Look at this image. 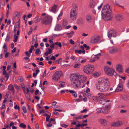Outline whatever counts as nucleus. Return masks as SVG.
Masks as SVG:
<instances>
[{
  "mask_svg": "<svg viewBox=\"0 0 129 129\" xmlns=\"http://www.w3.org/2000/svg\"><path fill=\"white\" fill-rule=\"evenodd\" d=\"M96 4L95 2L93 1L91 2L89 4V7L91 8H93L96 5Z\"/></svg>",
  "mask_w": 129,
  "mask_h": 129,
  "instance_id": "19",
  "label": "nucleus"
},
{
  "mask_svg": "<svg viewBox=\"0 0 129 129\" xmlns=\"http://www.w3.org/2000/svg\"><path fill=\"white\" fill-rule=\"evenodd\" d=\"M20 107L18 106L17 105H16L14 107V108L15 109H20Z\"/></svg>",
  "mask_w": 129,
  "mask_h": 129,
  "instance_id": "57",
  "label": "nucleus"
},
{
  "mask_svg": "<svg viewBox=\"0 0 129 129\" xmlns=\"http://www.w3.org/2000/svg\"><path fill=\"white\" fill-rule=\"evenodd\" d=\"M10 38V35L8 34L7 35L6 38V41L8 42L9 41Z\"/></svg>",
  "mask_w": 129,
  "mask_h": 129,
  "instance_id": "33",
  "label": "nucleus"
},
{
  "mask_svg": "<svg viewBox=\"0 0 129 129\" xmlns=\"http://www.w3.org/2000/svg\"><path fill=\"white\" fill-rule=\"evenodd\" d=\"M94 69V67L93 65L88 64L84 67V71L86 73L89 74L92 73Z\"/></svg>",
  "mask_w": 129,
  "mask_h": 129,
  "instance_id": "6",
  "label": "nucleus"
},
{
  "mask_svg": "<svg viewBox=\"0 0 129 129\" xmlns=\"http://www.w3.org/2000/svg\"><path fill=\"white\" fill-rule=\"evenodd\" d=\"M74 33V32L73 31H72L69 33H67L66 34L68 37L71 38L73 36Z\"/></svg>",
  "mask_w": 129,
  "mask_h": 129,
  "instance_id": "26",
  "label": "nucleus"
},
{
  "mask_svg": "<svg viewBox=\"0 0 129 129\" xmlns=\"http://www.w3.org/2000/svg\"><path fill=\"white\" fill-rule=\"evenodd\" d=\"M116 19L117 21H121L123 19V17L121 15H117L116 16Z\"/></svg>",
  "mask_w": 129,
  "mask_h": 129,
  "instance_id": "15",
  "label": "nucleus"
},
{
  "mask_svg": "<svg viewBox=\"0 0 129 129\" xmlns=\"http://www.w3.org/2000/svg\"><path fill=\"white\" fill-rule=\"evenodd\" d=\"M18 79L19 82H21L23 81V78L22 76H19L18 78Z\"/></svg>",
  "mask_w": 129,
  "mask_h": 129,
  "instance_id": "39",
  "label": "nucleus"
},
{
  "mask_svg": "<svg viewBox=\"0 0 129 129\" xmlns=\"http://www.w3.org/2000/svg\"><path fill=\"white\" fill-rule=\"evenodd\" d=\"M80 65L79 64H75L74 67L75 68H79Z\"/></svg>",
  "mask_w": 129,
  "mask_h": 129,
  "instance_id": "46",
  "label": "nucleus"
},
{
  "mask_svg": "<svg viewBox=\"0 0 129 129\" xmlns=\"http://www.w3.org/2000/svg\"><path fill=\"white\" fill-rule=\"evenodd\" d=\"M4 75L5 76V77L7 78V80L9 78V76L8 74V73H6V74H5Z\"/></svg>",
  "mask_w": 129,
  "mask_h": 129,
  "instance_id": "53",
  "label": "nucleus"
},
{
  "mask_svg": "<svg viewBox=\"0 0 129 129\" xmlns=\"http://www.w3.org/2000/svg\"><path fill=\"white\" fill-rule=\"evenodd\" d=\"M20 33L19 29H18L17 32L16 34L15 33L14 35V40H13L14 42H15L17 41L18 37V36L19 35Z\"/></svg>",
  "mask_w": 129,
  "mask_h": 129,
  "instance_id": "13",
  "label": "nucleus"
},
{
  "mask_svg": "<svg viewBox=\"0 0 129 129\" xmlns=\"http://www.w3.org/2000/svg\"><path fill=\"white\" fill-rule=\"evenodd\" d=\"M77 24L80 25L83 24V21L81 19H78L77 21Z\"/></svg>",
  "mask_w": 129,
  "mask_h": 129,
  "instance_id": "29",
  "label": "nucleus"
},
{
  "mask_svg": "<svg viewBox=\"0 0 129 129\" xmlns=\"http://www.w3.org/2000/svg\"><path fill=\"white\" fill-rule=\"evenodd\" d=\"M125 72L129 74V67L126 69Z\"/></svg>",
  "mask_w": 129,
  "mask_h": 129,
  "instance_id": "64",
  "label": "nucleus"
},
{
  "mask_svg": "<svg viewBox=\"0 0 129 129\" xmlns=\"http://www.w3.org/2000/svg\"><path fill=\"white\" fill-rule=\"evenodd\" d=\"M9 54V53L8 52H7L5 54V57L6 58H7L8 56V55Z\"/></svg>",
  "mask_w": 129,
  "mask_h": 129,
  "instance_id": "59",
  "label": "nucleus"
},
{
  "mask_svg": "<svg viewBox=\"0 0 129 129\" xmlns=\"http://www.w3.org/2000/svg\"><path fill=\"white\" fill-rule=\"evenodd\" d=\"M55 46V44L54 43L52 44V45H51L50 47L51 49L54 48Z\"/></svg>",
  "mask_w": 129,
  "mask_h": 129,
  "instance_id": "54",
  "label": "nucleus"
},
{
  "mask_svg": "<svg viewBox=\"0 0 129 129\" xmlns=\"http://www.w3.org/2000/svg\"><path fill=\"white\" fill-rule=\"evenodd\" d=\"M48 53L49 54H50L51 53H52V49L50 48H49L48 49Z\"/></svg>",
  "mask_w": 129,
  "mask_h": 129,
  "instance_id": "45",
  "label": "nucleus"
},
{
  "mask_svg": "<svg viewBox=\"0 0 129 129\" xmlns=\"http://www.w3.org/2000/svg\"><path fill=\"white\" fill-rule=\"evenodd\" d=\"M73 8L71 10V11L76 12L78 10L77 6V5H73Z\"/></svg>",
  "mask_w": 129,
  "mask_h": 129,
  "instance_id": "21",
  "label": "nucleus"
},
{
  "mask_svg": "<svg viewBox=\"0 0 129 129\" xmlns=\"http://www.w3.org/2000/svg\"><path fill=\"white\" fill-rule=\"evenodd\" d=\"M22 88L23 89V91H24V93L25 94H27V92L26 91L25 87H22Z\"/></svg>",
  "mask_w": 129,
  "mask_h": 129,
  "instance_id": "58",
  "label": "nucleus"
},
{
  "mask_svg": "<svg viewBox=\"0 0 129 129\" xmlns=\"http://www.w3.org/2000/svg\"><path fill=\"white\" fill-rule=\"evenodd\" d=\"M86 20L87 22H90L92 19V16L91 15L87 14L86 15Z\"/></svg>",
  "mask_w": 129,
  "mask_h": 129,
  "instance_id": "16",
  "label": "nucleus"
},
{
  "mask_svg": "<svg viewBox=\"0 0 129 129\" xmlns=\"http://www.w3.org/2000/svg\"><path fill=\"white\" fill-rule=\"evenodd\" d=\"M5 108V104H2V107L1 108H0L2 109H4Z\"/></svg>",
  "mask_w": 129,
  "mask_h": 129,
  "instance_id": "63",
  "label": "nucleus"
},
{
  "mask_svg": "<svg viewBox=\"0 0 129 129\" xmlns=\"http://www.w3.org/2000/svg\"><path fill=\"white\" fill-rule=\"evenodd\" d=\"M14 31L15 33L16 34V32L17 31L16 28H17V26H14Z\"/></svg>",
  "mask_w": 129,
  "mask_h": 129,
  "instance_id": "56",
  "label": "nucleus"
},
{
  "mask_svg": "<svg viewBox=\"0 0 129 129\" xmlns=\"http://www.w3.org/2000/svg\"><path fill=\"white\" fill-rule=\"evenodd\" d=\"M62 15V12H61L60 13V14H59V15H58V17L57 18L58 20H59L61 18Z\"/></svg>",
  "mask_w": 129,
  "mask_h": 129,
  "instance_id": "40",
  "label": "nucleus"
},
{
  "mask_svg": "<svg viewBox=\"0 0 129 129\" xmlns=\"http://www.w3.org/2000/svg\"><path fill=\"white\" fill-rule=\"evenodd\" d=\"M99 102L100 103L103 105H104L105 104L104 103L105 102V101L104 100H100Z\"/></svg>",
  "mask_w": 129,
  "mask_h": 129,
  "instance_id": "50",
  "label": "nucleus"
},
{
  "mask_svg": "<svg viewBox=\"0 0 129 129\" xmlns=\"http://www.w3.org/2000/svg\"><path fill=\"white\" fill-rule=\"evenodd\" d=\"M8 89L9 90L12 91L13 93H14L15 92L14 90V88L13 85L11 84H10L8 88Z\"/></svg>",
  "mask_w": 129,
  "mask_h": 129,
  "instance_id": "22",
  "label": "nucleus"
},
{
  "mask_svg": "<svg viewBox=\"0 0 129 129\" xmlns=\"http://www.w3.org/2000/svg\"><path fill=\"white\" fill-rule=\"evenodd\" d=\"M69 91L70 93H72V95H73L75 98L77 97V94L75 91L73 90H70Z\"/></svg>",
  "mask_w": 129,
  "mask_h": 129,
  "instance_id": "27",
  "label": "nucleus"
},
{
  "mask_svg": "<svg viewBox=\"0 0 129 129\" xmlns=\"http://www.w3.org/2000/svg\"><path fill=\"white\" fill-rule=\"evenodd\" d=\"M39 20H41V23L43 24L47 25L52 22V18L51 16L47 15L44 17H40Z\"/></svg>",
  "mask_w": 129,
  "mask_h": 129,
  "instance_id": "4",
  "label": "nucleus"
},
{
  "mask_svg": "<svg viewBox=\"0 0 129 129\" xmlns=\"http://www.w3.org/2000/svg\"><path fill=\"white\" fill-rule=\"evenodd\" d=\"M99 41V40L97 38H92L91 40V42L93 44H95L98 43Z\"/></svg>",
  "mask_w": 129,
  "mask_h": 129,
  "instance_id": "18",
  "label": "nucleus"
},
{
  "mask_svg": "<svg viewBox=\"0 0 129 129\" xmlns=\"http://www.w3.org/2000/svg\"><path fill=\"white\" fill-rule=\"evenodd\" d=\"M75 53H78L80 54L82 53L83 54H84L85 53V52L84 50H82V51L81 50H75Z\"/></svg>",
  "mask_w": 129,
  "mask_h": 129,
  "instance_id": "24",
  "label": "nucleus"
},
{
  "mask_svg": "<svg viewBox=\"0 0 129 129\" xmlns=\"http://www.w3.org/2000/svg\"><path fill=\"white\" fill-rule=\"evenodd\" d=\"M62 29V27L60 25L58 24L56 25L54 30L55 31H59L61 30Z\"/></svg>",
  "mask_w": 129,
  "mask_h": 129,
  "instance_id": "20",
  "label": "nucleus"
},
{
  "mask_svg": "<svg viewBox=\"0 0 129 129\" xmlns=\"http://www.w3.org/2000/svg\"><path fill=\"white\" fill-rule=\"evenodd\" d=\"M87 111H88L87 109V108H85L84 110L81 111V113H86Z\"/></svg>",
  "mask_w": 129,
  "mask_h": 129,
  "instance_id": "47",
  "label": "nucleus"
},
{
  "mask_svg": "<svg viewBox=\"0 0 129 129\" xmlns=\"http://www.w3.org/2000/svg\"><path fill=\"white\" fill-rule=\"evenodd\" d=\"M25 54L27 56L30 57V54L28 51H26L25 52Z\"/></svg>",
  "mask_w": 129,
  "mask_h": 129,
  "instance_id": "43",
  "label": "nucleus"
},
{
  "mask_svg": "<svg viewBox=\"0 0 129 129\" xmlns=\"http://www.w3.org/2000/svg\"><path fill=\"white\" fill-rule=\"evenodd\" d=\"M83 46L87 50H88L89 49V46H87L86 44H83Z\"/></svg>",
  "mask_w": 129,
  "mask_h": 129,
  "instance_id": "38",
  "label": "nucleus"
},
{
  "mask_svg": "<svg viewBox=\"0 0 129 129\" xmlns=\"http://www.w3.org/2000/svg\"><path fill=\"white\" fill-rule=\"evenodd\" d=\"M102 18L106 21L111 20L112 18V10L110 6L107 4L103 8L102 11Z\"/></svg>",
  "mask_w": 129,
  "mask_h": 129,
  "instance_id": "3",
  "label": "nucleus"
},
{
  "mask_svg": "<svg viewBox=\"0 0 129 129\" xmlns=\"http://www.w3.org/2000/svg\"><path fill=\"white\" fill-rule=\"evenodd\" d=\"M22 109L24 113H27L26 109L25 107L23 106L22 108Z\"/></svg>",
  "mask_w": 129,
  "mask_h": 129,
  "instance_id": "34",
  "label": "nucleus"
},
{
  "mask_svg": "<svg viewBox=\"0 0 129 129\" xmlns=\"http://www.w3.org/2000/svg\"><path fill=\"white\" fill-rule=\"evenodd\" d=\"M75 118L76 119H82V116H80L77 117H75Z\"/></svg>",
  "mask_w": 129,
  "mask_h": 129,
  "instance_id": "61",
  "label": "nucleus"
},
{
  "mask_svg": "<svg viewBox=\"0 0 129 129\" xmlns=\"http://www.w3.org/2000/svg\"><path fill=\"white\" fill-rule=\"evenodd\" d=\"M55 44L56 45H58L59 47H61V43L60 42H57L55 43Z\"/></svg>",
  "mask_w": 129,
  "mask_h": 129,
  "instance_id": "32",
  "label": "nucleus"
},
{
  "mask_svg": "<svg viewBox=\"0 0 129 129\" xmlns=\"http://www.w3.org/2000/svg\"><path fill=\"white\" fill-rule=\"evenodd\" d=\"M57 8V6L56 5H54L52 7L51 10V11L53 12H55L56 11Z\"/></svg>",
  "mask_w": 129,
  "mask_h": 129,
  "instance_id": "25",
  "label": "nucleus"
},
{
  "mask_svg": "<svg viewBox=\"0 0 129 129\" xmlns=\"http://www.w3.org/2000/svg\"><path fill=\"white\" fill-rule=\"evenodd\" d=\"M38 18V19H37L36 18H35L34 19V21H35V22L36 23H37V22H39V21H40L41 20H39V18Z\"/></svg>",
  "mask_w": 129,
  "mask_h": 129,
  "instance_id": "49",
  "label": "nucleus"
},
{
  "mask_svg": "<svg viewBox=\"0 0 129 129\" xmlns=\"http://www.w3.org/2000/svg\"><path fill=\"white\" fill-rule=\"evenodd\" d=\"M50 59L51 60H54L56 59V57L54 56H52L50 58Z\"/></svg>",
  "mask_w": 129,
  "mask_h": 129,
  "instance_id": "55",
  "label": "nucleus"
},
{
  "mask_svg": "<svg viewBox=\"0 0 129 129\" xmlns=\"http://www.w3.org/2000/svg\"><path fill=\"white\" fill-rule=\"evenodd\" d=\"M96 85L99 90L105 92L108 91L110 88V82L108 78H102L99 79Z\"/></svg>",
  "mask_w": 129,
  "mask_h": 129,
  "instance_id": "2",
  "label": "nucleus"
},
{
  "mask_svg": "<svg viewBox=\"0 0 129 129\" xmlns=\"http://www.w3.org/2000/svg\"><path fill=\"white\" fill-rule=\"evenodd\" d=\"M101 113H105V114H108V111L107 110H103V112Z\"/></svg>",
  "mask_w": 129,
  "mask_h": 129,
  "instance_id": "52",
  "label": "nucleus"
},
{
  "mask_svg": "<svg viewBox=\"0 0 129 129\" xmlns=\"http://www.w3.org/2000/svg\"><path fill=\"white\" fill-rule=\"evenodd\" d=\"M70 43L72 44H74V41H73V40L72 39H70Z\"/></svg>",
  "mask_w": 129,
  "mask_h": 129,
  "instance_id": "62",
  "label": "nucleus"
},
{
  "mask_svg": "<svg viewBox=\"0 0 129 129\" xmlns=\"http://www.w3.org/2000/svg\"><path fill=\"white\" fill-rule=\"evenodd\" d=\"M98 97H100V98H103L104 97L103 96V94L102 93H99L98 94Z\"/></svg>",
  "mask_w": 129,
  "mask_h": 129,
  "instance_id": "36",
  "label": "nucleus"
},
{
  "mask_svg": "<svg viewBox=\"0 0 129 129\" xmlns=\"http://www.w3.org/2000/svg\"><path fill=\"white\" fill-rule=\"evenodd\" d=\"M40 51V50L39 49H37L36 50L35 52V54L37 55H38L39 54Z\"/></svg>",
  "mask_w": 129,
  "mask_h": 129,
  "instance_id": "41",
  "label": "nucleus"
},
{
  "mask_svg": "<svg viewBox=\"0 0 129 129\" xmlns=\"http://www.w3.org/2000/svg\"><path fill=\"white\" fill-rule=\"evenodd\" d=\"M77 16V12H74L71 11L70 13V17L73 20L76 19Z\"/></svg>",
  "mask_w": 129,
  "mask_h": 129,
  "instance_id": "11",
  "label": "nucleus"
},
{
  "mask_svg": "<svg viewBox=\"0 0 129 129\" xmlns=\"http://www.w3.org/2000/svg\"><path fill=\"white\" fill-rule=\"evenodd\" d=\"M56 111H54L53 112V113L56 115H58L59 114V113L58 112H56Z\"/></svg>",
  "mask_w": 129,
  "mask_h": 129,
  "instance_id": "51",
  "label": "nucleus"
},
{
  "mask_svg": "<svg viewBox=\"0 0 129 129\" xmlns=\"http://www.w3.org/2000/svg\"><path fill=\"white\" fill-rule=\"evenodd\" d=\"M98 122L102 125L105 126L107 125V122L105 119L100 118L98 120Z\"/></svg>",
  "mask_w": 129,
  "mask_h": 129,
  "instance_id": "10",
  "label": "nucleus"
},
{
  "mask_svg": "<svg viewBox=\"0 0 129 129\" xmlns=\"http://www.w3.org/2000/svg\"><path fill=\"white\" fill-rule=\"evenodd\" d=\"M127 111V110H121L120 111V112L121 113H126Z\"/></svg>",
  "mask_w": 129,
  "mask_h": 129,
  "instance_id": "48",
  "label": "nucleus"
},
{
  "mask_svg": "<svg viewBox=\"0 0 129 129\" xmlns=\"http://www.w3.org/2000/svg\"><path fill=\"white\" fill-rule=\"evenodd\" d=\"M16 19V18H18V21L16 22V25L17 24H18V29H19L20 28V18H18V16H17V15H16V16L14 17V18H13V19L14 20V19Z\"/></svg>",
  "mask_w": 129,
  "mask_h": 129,
  "instance_id": "23",
  "label": "nucleus"
},
{
  "mask_svg": "<svg viewBox=\"0 0 129 129\" xmlns=\"http://www.w3.org/2000/svg\"><path fill=\"white\" fill-rule=\"evenodd\" d=\"M97 112L98 113H101L103 112V110L101 108H98L97 109Z\"/></svg>",
  "mask_w": 129,
  "mask_h": 129,
  "instance_id": "35",
  "label": "nucleus"
},
{
  "mask_svg": "<svg viewBox=\"0 0 129 129\" xmlns=\"http://www.w3.org/2000/svg\"><path fill=\"white\" fill-rule=\"evenodd\" d=\"M122 124V123L121 122L118 121L113 122L111 124V125L113 126H119Z\"/></svg>",
  "mask_w": 129,
  "mask_h": 129,
  "instance_id": "12",
  "label": "nucleus"
},
{
  "mask_svg": "<svg viewBox=\"0 0 129 129\" xmlns=\"http://www.w3.org/2000/svg\"><path fill=\"white\" fill-rule=\"evenodd\" d=\"M104 70L105 73L107 75L112 76L114 75L115 76L116 73L113 68L111 69L108 66H106L104 67Z\"/></svg>",
  "mask_w": 129,
  "mask_h": 129,
  "instance_id": "5",
  "label": "nucleus"
},
{
  "mask_svg": "<svg viewBox=\"0 0 129 129\" xmlns=\"http://www.w3.org/2000/svg\"><path fill=\"white\" fill-rule=\"evenodd\" d=\"M62 75V73L61 71H56L54 74L52 78L53 80L57 81L60 79Z\"/></svg>",
  "mask_w": 129,
  "mask_h": 129,
  "instance_id": "7",
  "label": "nucleus"
},
{
  "mask_svg": "<svg viewBox=\"0 0 129 129\" xmlns=\"http://www.w3.org/2000/svg\"><path fill=\"white\" fill-rule=\"evenodd\" d=\"M123 87L121 83H119L116 90V92H118L121 91L123 89Z\"/></svg>",
  "mask_w": 129,
  "mask_h": 129,
  "instance_id": "14",
  "label": "nucleus"
},
{
  "mask_svg": "<svg viewBox=\"0 0 129 129\" xmlns=\"http://www.w3.org/2000/svg\"><path fill=\"white\" fill-rule=\"evenodd\" d=\"M101 53H98L97 54L95 55V57L94 58L96 59V60H98L100 58V57L101 55Z\"/></svg>",
  "mask_w": 129,
  "mask_h": 129,
  "instance_id": "28",
  "label": "nucleus"
},
{
  "mask_svg": "<svg viewBox=\"0 0 129 129\" xmlns=\"http://www.w3.org/2000/svg\"><path fill=\"white\" fill-rule=\"evenodd\" d=\"M122 99L125 100H127L128 99V97L127 96L124 95L122 97Z\"/></svg>",
  "mask_w": 129,
  "mask_h": 129,
  "instance_id": "37",
  "label": "nucleus"
},
{
  "mask_svg": "<svg viewBox=\"0 0 129 129\" xmlns=\"http://www.w3.org/2000/svg\"><path fill=\"white\" fill-rule=\"evenodd\" d=\"M108 37L110 40H111V37H116V31L114 30H110L108 33Z\"/></svg>",
  "mask_w": 129,
  "mask_h": 129,
  "instance_id": "9",
  "label": "nucleus"
},
{
  "mask_svg": "<svg viewBox=\"0 0 129 129\" xmlns=\"http://www.w3.org/2000/svg\"><path fill=\"white\" fill-rule=\"evenodd\" d=\"M19 126L24 128H25L26 127V125H25V124H24L23 123H21L20 124Z\"/></svg>",
  "mask_w": 129,
  "mask_h": 129,
  "instance_id": "30",
  "label": "nucleus"
},
{
  "mask_svg": "<svg viewBox=\"0 0 129 129\" xmlns=\"http://www.w3.org/2000/svg\"><path fill=\"white\" fill-rule=\"evenodd\" d=\"M61 126L64 128H66L68 126V125L64 124H62L61 125Z\"/></svg>",
  "mask_w": 129,
  "mask_h": 129,
  "instance_id": "44",
  "label": "nucleus"
},
{
  "mask_svg": "<svg viewBox=\"0 0 129 129\" xmlns=\"http://www.w3.org/2000/svg\"><path fill=\"white\" fill-rule=\"evenodd\" d=\"M116 70L119 72H121L123 71L121 66L120 64H117L116 65Z\"/></svg>",
  "mask_w": 129,
  "mask_h": 129,
  "instance_id": "17",
  "label": "nucleus"
},
{
  "mask_svg": "<svg viewBox=\"0 0 129 129\" xmlns=\"http://www.w3.org/2000/svg\"><path fill=\"white\" fill-rule=\"evenodd\" d=\"M70 79L73 87L76 88L81 87L80 83L84 82L86 79V78L84 76L79 75L78 73H77L70 75Z\"/></svg>",
  "mask_w": 129,
  "mask_h": 129,
  "instance_id": "1",
  "label": "nucleus"
},
{
  "mask_svg": "<svg viewBox=\"0 0 129 129\" xmlns=\"http://www.w3.org/2000/svg\"><path fill=\"white\" fill-rule=\"evenodd\" d=\"M109 53L111 54H115L117 53L119 51V48L114 46L109 47Z\"/></svg>",
  "mask_w": 129,
  "mask_h": 129,
  "instance_id": "8",
  "label": "nucleus"
},
{
  "mask_svg": "<svg viewBox=\"0 0 129 129\" xmlns=\"http://www.w3.org/2000/svg\"><path fill=\"white\" fill-rule=\"evenodd\" d=\"M62 59L61 58H60L56 60V62H58V63L59 64L61 62V60Z\"/></svg>",
  "mask_w": 129,
  "mask_h": 129,
  "instance_id": "42",
  "label": "nucleus"
},
{
  "mask_svg": "<svg viewBox=\"0 0 129 129\" xmlns=\"http://www.w3.org/2000/svg\"><path fill=\"white\" fill-rule=\"evenodd\" d=\"M34 47L33 45H32L31 46L30 48L28 51V52L30 53H31L32 52V50L34 49Z\"/></svg>",
  "mask_w": 129,
  "mask_h": 129,
  "instance_id": "31",
  "label": "nucleus"
},
{
  "mask_svg": "<svg viewBox=\"0 0 129 129\" xmlns=\"http://www.w3.org/2000/svg\"><path fill=\"white\" fill-rule=\"evenodd\" d=\"M96 60V59L94 58H93V59H91L90 60V61L91 62H94Z\"/></svg>",
  "mask_w": 129,
  "mask_h": 129,
  "instance_id": "60",
  "label": "nucleus"
}]
</instances>
